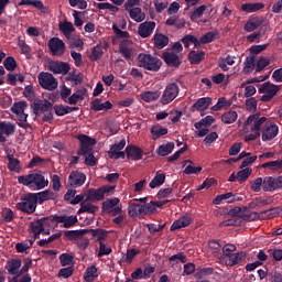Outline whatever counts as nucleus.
I'll use <instances>...</instances> for the list:
<instances>
[{
  "label": "nucleus",
  "mask_w": 282,
  "mask_h": 282,
  "mask_svg": "<svg viewBox=\"0 0 282 282\" xmlns=\"http://www.w3.org/2000/svg\"><path fill=\"white\" fill-rule=\"evenodd\" d=\"M265 35V26H261L259 32H253L247 36L249 43H259Z\"/></svg>",
  "instance_id": "de8ad7c7"
},
{
  "label": "nucleus",
  "mask_w": 282,
  "mask_h": 282,
  "mask_svg": "<svg viewBox=\"0 0 282 282\" xmlns=\"http://www.w3.org/2000/svg\"><path fill=\"white\" fill-rule=\"evenodd\" d=\"M275 135H279V126L274 123H265L262 129V142L274 140Z\"/></svg>",
  "instance_id": "4468645a"
},
{
  "label": "nucleus",
  "mask_w": 282,
  "mask_h": 282,
  "mask_svg": "<svg viewBox=\"0 0 282 282\" xmlns=\"http://www.w3.org/2000/svg\"><path fill=\"white\" fill-rule=\"evenodd\" d=\"M93 111H109V109H113V104L111 101L102 102V99L96 98L90 102Z\"/></svg>",
  "instance_id": "393cba45"
},
{
  "label": "nucleus",
  "mask_w": 282,
  "mask_h": 282,
  "mask_svg": "<svg viewBox=\"0 0 282 282\" xmlns=\"http://www.w3.org/2000/svg\"><path fill=\"white\" fill-rule=\"evenodd\" d=\"M162 58L169 67H180V65H182V61L180 59V55H177L175 53L164 52L163 55H162Z\"/></svg>",
  "instance_id": "5701e85b"
},
{
  "label": "nucleus",
  "mask_w": 282,
  "mask_h": 282,
  "mask_svg": "<svg viewBox=\"0 0 282 282\" xmlns=\"http://www.w3.org/2000/svg\"><path fill=\"white\" fill-rule=\"evenodd\" d=\"M8 169L13 173H21V161L19 159H14L12 156H8Z\"/></svg>",
  "instance_id": "5fc2aeb1"
},
{
  "label": "nucleus",
  "mask_w": 282,
  "mask_h": 282,
  "mask_svg": "<svg viewBox=\"0 0 282 282\" xmlns=\"http://www.w3.org/2000/svg\"><path fill=\"white\" fill-rule=\"evenodd\" d=\"M256 66L254 56H248L245 61L243 74H252Z\"/></svg>",
  "instance_id": "4d7b16f0"
},
{
  "label": "nucleus",
  "mask_w": 282,
  "mask_h": 282,
  "mask_svg": "<svg viewBox=\"0 0 282 282\" xmlns=\"http://www.w3.org/2000/svg\"><path fill=\"white\" fill-rule=\"evenodd\" d=\"M137 254H140V251H138L135 249H128L127 253L121 257L120 261L122 263L130 264L133 262V259H135Z\"/></svg>",
  "instance_id": "603ef678"
},
{
  "label": "nucleus",
  "mask_w": 282,
  "mask_h": 282,
  "mask_svg": "<svg viewBox=\"0 0 282 282\" xmlns=\"http://www.w3.org/2000/svg\"><path fill=\"white\" fill-rule=\"evenodd\" d=\"M76 139L80 142L77 155L84 156L86 166H96L98 164V159H96L94 150L91 149L94 144H96V139L86 134H78Z\"/></svg>",
  "instance_id": "f257e3e1"
},
{
  "label": "nucleus",
  "mask_w": 282,
  "mask_h": 282,
  "mask_svg": "<svg viewBox=\"0 0 282 282\" xmlns=\"http://www.w3.org/2000/svg\"><path fill=\"white\" fill-rule=\"evenodd\" d=\"M51 224H63L61 228H74L78 224V216H67V215H52Z\"/></svg>",
  "instance_id": "9d476101"
},
{
  "label": "nucleus",
  "mask_w": 282,
  "mask_h": 282,
  "mask_svg": "<svg viewBox=\"0 0 282 282\" xmlns=\"http://www.w3.org/2000/svg\"><path fill=\"white\" fill-rule=\"evenodd\" d=\"M208 248L213 254H221V245L217 240H210L208 242Z\"/></svg>",
  "instance_id": "0e129e2a"
},
{
  "label": "nucleus",
  "mask_w": 282,
  "mask_h": 282,
  "mask_svg": "<svg viewBox=\"0 0 282 282\" xmlns=\"http://www.w3.org/2000/svg\"><path fill=\"white\" fill-rule=\"evenodd\" d=\"M52 224V216L43 217L30 224L31 232H45V226Z\"/></svg>",
  "instance_id": "6ab92c4d"
},
{
  "label": "nucleus",
  "mask_w": 282,
  "mask_h": 282,
  "mask_svg": "<svg viewBox=\"0 0 282 282\" xmlns=\"http://www.w3.org/2000/svg\"><path fill=\"white\" fill-rule=\"evenodd\" d=\"M53 109L55 111V115L58 117L67 116V113H69V106L55 105L53 106Z\"/></svg>",
  "instance_id": "69168bd1"
},
{
  "label": "nucleus",
  "mask_w": 282,
  "mask_h": 282,
  "mask_svg": "<svg viewBox=\"0 0 282 282\" xmlns=\"http://www.w3.org/2000/svg\"><path fill=\"white\" fill-rule=\"evenodd\" d=\"M18 184H22V186H28L33 191H43L48 186L50 181L45 178L43 172L39 170H33L26 175H21L18 177Z\"/></svg>",
  "instance_id": "f03ea898"
},
{
  "label": "nucleus",
  "mask_w": 282,
  "mask_h": 282,
  "mask_svg": "<svg viewBox=\"0 0 282 282\" xmlns=\"http://www.w3.org/2000/svg\"><path fill=\"white\" fill-rule=\"evenodd\" d=\"M140 96H141V100H143L144 102H153V100H158V98L162 96V93H160L159 90L144 91Z\"/></svg>",
  "instance_id": "49530a36"
},
{
  "label": "nucleus",
  "mask_w": 282,
  "mask_h": 282,
  "mask_svg": "<svg viewBox=\"0 0 282 282\" xmlns=\"http://www.w3.org/2000/svg\"><path fill=\"white\" fill-rule=\"evenodd\" d=\"M269 282H282V272L280 271H271L268 274Z\"/></svg>",
  "instance_id": "338daca9"
},
{
  "label": "nucleus",
  "mask_w": 282,
  "mask_h": 282,
  "mask_svg": "<svg viewBox=\"0 0 282 282\" xmlns=\"http://www.w3.org/2000/svg\"><path fill=\"white\" fill-rule=\"evenodd\" d=\"M37 204L39 196L36 193H28L21 198L20 203H17L15 208L26 215H33V213H36Z\"/></svg>",
  "instance_id": "39448f33"
},
{
  "label": "nucleus",
  "mask_w": 282,
  "mask_h": 282,
  "mask_svg": "<svg viewBox=\"0 0 282 282\" xmlns=\"http://www.w3.org/2000/svg\"><path fill=\"white\" fill-rule=\"evenodd\" d=\"M280 188H282V175L278 177L267 176L263 178L262 191H264V193H272Z\"/></svg>",
  "instance_id": "9b49d317"
},
{
  "label": "nucleus",
  "mask_w": 282,
  "mask_h": 282,
  "mask_svg": "<svg viewBox=\"0 0 282 282\" xmlns=\"http://www.w3.org/2000/svg\"><path fill=\"white\" fill-rule=\"evenodd\" d=\"M181 43H183L184 47L189 48L191 45H194V47H202V42H199V39H197V36L195 35H184L181 39Z\"/></svg>",
  "instance_id": "c756f323"
},
{
  "label": "nucleus",
  "mask_w": 282,
  "mask_h": 282,
  "mask_svg": "<svg viewBox=\"0 0 282 282\" xmlns=\"http://www.w3.org/2000/svg\"><path fill=\"white\" fill-rule=\"evenodd\" d=\"M207 8L208 7H206V4H203L194 9V11L191 13L192 21H199V19L204 17V12H206Z\"/></svg>",
  "instance_id": "6e6d98bb"
},
{
  "label": "nucleus",
  "mask_w": 282,
  "mask_h": 282,
  "mask_svg": "<svg viewBox=\"0 0 282 282\" xmlns=\"http://www.w3.org/2000/svg\"><path fill=\"white\" fill-rule=\"evenodd\" d=\"M173 149H175V143L167 142L165 144L160 145L156 150V153L161 158H166V155H171V153H173Z\"/></svg>",
  "instance_id": "e433bc0d"
},
{
  "label": "nucleus",
  "mask_w": 282,
  "mask_h": 282,
  "mask_svg": "<svg viewBox=\"0 0 282 282\" xmlns=\"http://www.w3.org/2000/svg\"><path fill=\"white\" fill-rule=\"evenodd\" d=\"M25 109H28V102L25 101H18L13 104V106L11 107L12 113H15V115L23 113Z\"/></svg>",
  "instance_id": "680f3d73"
},
{
  "label": "nucleus",
  "mask_w": 282,
  "mask_h": 282,
  "mask_svg": "<svg viewBox=\"0 0 282 282\" xmlns=\"http://www.w3.org/2000/svg\"><path fill=\"white\" fill-rule=\"evenodd\" d=\"M261 186L263 187V178L262 177H258V178L251 181V191H253V193H259V191H261Z\"/></svg>",
  "instance_id": "774afa93"
},
{
  "label": "nucleus",
  "mask_w": 282,
  "mask_h": 282,
  "mask_svg": "<svg viewBox=\"0 0 282 282\" xmlns=\"http://www.w3.org/2000/svg\"><path fill=\"white\" fill-rule=\"evenodd\" d=\"M180 96V85L177 83L167 84L160 99L161 105H171Z\"/></svg>",
  "instance_id": "0eeeda50"
},
{
  "label": "nucleus",
  "mask_w": 282,
  "mask_h": 282,
  "mask_svg": "<svg viewBox=\"0 0 282 282\" xmlns=\"http://www.w3.org/2000/svg\"><path fill=\"white\" fill-rule=\"evenodd\" d=\"M88 232H90L93 238H96V241L98 243H102V241H105V239H107V235H109V231L105 230V229H88Z\"/></svg>",
  "instance_id": "ea45409f"
},
{
  "label": "nucleus",
  "mask_w": 282,
  "mask_h": 282,
  "mask_svg": "<svg viewBox=\"0 0 282 282\" xmlns=\"http://www.w3.org/2000/svg\"><path fill=\"white\" fill-rule=\"evenodd\" d=\"M166 182V175L164 173L156 172L153 180L150 182V188H158Z\"/></svg>",
  "instance_id": "37998d69"
},
{
  "label": "nucleus",
  "mask_w": 282,
  "mask_h": 282,
  "mask_svg": "<svg viewBox=\"0 0 282 282\" xmlns=\"http://www.w3.org/2000/svg\"><path fill=\"white\" fill-rule=\"evenodd\" d=\"M265 8V4L263 2H254V3H245L241 6L242 12H259V10H263Z\"/></svg>",
  "instance_id": "58836bf2"
},
{
  "label": "nucleus",
  "mask_w": 282,
  "mask_h": 282,
  "mask_svg": "<svg viewBox=\"0 0 282 282\" xmlns=\"http://www.w3.org/2000/svg\"><path fill=\"white\" fill-rule=\"evenodd\" d=\"M213 122H215V117L207 116L204 119H202L200 121L196 122L194 124V127H195V129H202V127H210V124H213Z\"/></svg>",
  "instance_id": "052dcab7"
},
{
  "label": "nucleus",
  "mask_w": 282,
  "mask_h": 282,
  "mask_svg": "<svg viewBox=\"0 0 282 282\" xmlns=\"http://www.w3.org/2000/svg\"><path fill=\"white\" fill-rule=\"evenodd\" d=\"M210 102L213 99L209 97L199 98L194 105L193 108L197 109V111H204L210 107Z\"/></svg>",
  "instance_id": "79ce46f5"
},
{
  "label": "nucleus",
  "mask_w": 282,
  "mask_h": 282,
  "mask_svg": "<svg viewBox=\"0 0 282 282\" xmlns=\"http://www.w3.org/2000/svg\"><path fill=\"white\" fill-rule=\"evenodd\" d=\"M153 30H155V22L145 21L139 25L138 34L141 36V39H149V36L153 34Z\"/></svg>",
  "instance_id": "f3484780"
},
{
  "label": "nucleus",
  "mask_w": 282,
  "mask_h": 282,
  "mask_svg": "<svg viewBox=\"0 0 282 282\" xmlns=\"http://www.w3.org/2000/svg\"><path fill=\"white\" fill-rule=\"evenodd\" d=\"M152 140H160L162 135H166L169 133V129L163 128L160 124L152 126L150 129Z\"/></svg>",
  "instance_id": "f704fd0d"
},
{
  "label": "nucleus",
  "mask_w": 282,
  "mask_h": 282,
  "mask_svg": "<svg viewBox=\"0 0 282 282\" xmlns=\"http://www.w3.org/2000/svg\"><path fill=\"white\" fill-rule=\"evenodd\" d=\"M280 86H276L270 82H265L262 84V86L259 88V94H264L261 97L262 102H270L276 94H279Z\"/></svg>",
  "instance_id": "6e6552de"
},
{
  "label": "nucleus",
  "mask_w": 282,
  "mask_h": 282,
  "mask_svg": "<svg viewBox=\"0 0 282 282\" xmlns=\"http://www.w3.org/2000/svg\"><path fill=\"white\" fill-rule=\"evenodd\" d=\"M37 195L39 204H43L45 202H58V197L61 195L58 192H54L52 189L42 191L40 193H35Z\"/></svg>",
  "instance_id": "a211bd4d"
},
{
  "label": "nucleus",
  "mask_w": 282,
  "mask_h": 282,
  "mask_svg": "<svg viewBox=\"0 0 282 282\" xmlns=\"http://www.w3.org/2000/svg\"><path fill=\"white\" fill-rule=\"evenodd\" d=\"M37 80L43 89H47V91H54L56 87H58V82L54 78V75L51 73H40L37 75Z\"/></svg>",
  "instance_id": "1a4fd4ad"
},
{
  "label": "nucleus",
  "mask_w": 282,
  "mask_h": 282,
  "mask_svg": "<svg viewBox=\"0 0 282 282\" xmlns=\"http://www.w3.org/2000/svg\"><path fill=\"white\" fill-rule=\"evenodd\" d=\"M265 120L268 118L260 117L259 113L251 115L243 122V127L246 131H248L249 124H251L252 133H249L245 137V142H252V140H257V138L261 137V126L265 124Z\"/></svg>",
  "instance_id": "20e7f679"
},
{
  "label": "nucleus",
  "mask_w": 282,
  "mask_h": 282,
  "mask_svg": "<svg viewBox=\"0 0 282 282\" xmlns=\"http://www.w3.org/2000/svg\"><path fill=\"white\" fill-rule=\"evenodd\" d=\"M15 131V126L12 122L1 121L0 122V132L4 135H12Z\"/></svg>",
  "instance_id": "8fccbe9b"
},
{
  "label": "nucleus",
  "mask_w": 282,
  "mask_h": 282,
  "mask_svg": "<svg viewBox=\"0 0 282 282\" xmlns=\"http://www.w3.org/2000/svg\"><path fill=\"white\" fill-rule=\"evenodd\" d=\"M281 207H271L267 210H263L260 213V215H262V217H265L267 219H274V217H281V212L280 210Z\"/></svg>",
  "instance_id": "864d4df0"
},
{
  "label": "nucleus",
  "mask_w": 282,
  "mask_h": 282,
  "mask_svg": "<svg viewBox=\"0 0 282 282\" xmlns=\"http://www.w3.org/2000/svg\"><path fill=\"white\" fill-rule=\"evenodd\" d=\"M246 261V252H237V253H231L229 257L226 259V263L229 267L237 265L239 263H243Z\"/></svg>",
  "instance_id": "c85d7f7f"
},
{
  "label": "nucleus",
  "mask_w": 282,
  "mask_h": 282,
  "mask_svg": "<svg viewBox=\"0 0 282 282\" xmlns=\"http://www.w3.org/2000/svg\"><path fill=\"white\" fill-rule=\"evenodd\" d=\"M154 46L156 50H164L169 45V36L162 33H155L153 35Z\"/></svg>",
  "instance_id": "7c9ffc66"
},
{
  "label": "nucleus",
  "mask_w": 282,
  "mask_h": 282,
  "mask_svg": "<svg viewBox=\"0 0 282 282\" xmlns=\"http://www.w3.org/2000/svg\"><path fill=\"white\" fill-rule=\"evenodd\" d=\"M186 254H184V252H178L169 258V263L172 268H174V265H177V263H186Z\"/></svg>",
  "instance_id": "09e8293b"
},
{
  "label": "nucleus",
  "mask_w": 282,
  "mask_h": 282,
  "mask_svg": "<svg viewBox=\"0 0 282 282\" xmlns=\"http://www.w3.org/2000/svg\"><path fill=\"white\" fill-rule=\"evenodd\" d=\"M126 155L128 160H132L133 162H138L142 160V155H144V151L141 148L130 144L126 148Z\"/></svg>",
  "instance_id": "dca6fc26"
},
{
  "label": "nucleus",
  "mask_w": 282,
  "mask_h": 282,
  "mask_svg": "<svg viewBox=\"0 0 282 282\" xmlns=\"http://www.w3.org/2000/svg\"><path fill=\"white\" fill-rule=\"evenodd\" d=\"M21 259H11L7 261V271L11 276H19V270H21Z\"/></svg>",
  "instance_id": "a878e982"
},
{
  "label": "nucleus",
  "mask_w": 282,
  "mask_h": 282,
  "mask_svg": "<svg viewBox=\"0 0 282 282\" xmlns=\"http://www.w3.org/2000/svg\"><path fill=\"white\" fill-rule=\"evenodd\" d=\"M72 67L65 62H53L50 64V72L53 74H63V76L69 74Z\"/></svg>",
  "instance_id": "412c9836"
},
{
  "label": "nucleus",
  "mask_w": 282,
  "mask_h": 282,
  "mask_svg": "<svg viewBox=\"0 0 282 282\" xmlns=\"http://www.w3.org/2000/svg\"><path fill=\"white\" fill-rule=\"evenodd\" d=\"M129 217H144V205L130 203L128 207Z\"/></svg>",
  "instance_id": "cd10ccee"
},
{
  "label": "nucleus",
  "mask_w": 282,
  "mask_h": 282,
  "mask_svg": "<svg viewBox=\"0 0 282 282\" xmlns=\"http://www.w3.org/2000/svg\"><path fill=\"white\" fill-rule=\"evenodd\" d=\"M126 11L129 12L130 19H132V21H135V23H142V21L147 19V13L142 12V8L140 7H134Z\"/></svg>",
  "instance_id": "bb28decb"
},
{
  "label": "nucleus",
  "mask_w": 282,
  "mask_h": 282,
  "mask_svg": "<svg viewBox=\"0 0 282 282\" xmlns=\"http://www.w3.org/2000/svg\"><path fill=\"white\" fill-rule=\"evenodd\" d=\"M250 175H252V169L246 167L237 173V180L240 184H243V182H246Z\"/></svg>",
  "instance_id": "13d9d810"
},
{
  "label": "nucleus",
  "mask_w": 282,
  "mask_h": 282,
  "mask_svg": "<svg viewBox=\"0 0 282 282\" xmlns=\"http://www.w3.org/2000/svg\"><path fill=\"white\" fill-rule=\"evenodd\" d=\"M87 180V176L83 172L73 171L68 176V184L73 188H80L83 184H85V181Z\"/></svg>",
  "instance_id": "ddd939ff"
},
{
  "label": "nucleus",
  "mask_w": 282,
  "mask_h": 282,
  "mask_svg": "<svg viewBox=\"0 0 282 282\" xmlns=\"http://www.w3.org/2000/svg\"><path fill=\"white\" fill-rule=\"evenodd\" d=\"M133 42L131 40H122L119 44V54L126 58V61H131L133 58Z\"/></svg>",
  "instance_id": "2eb2a0df"
},
{
  "label": "nucleus",
  "mask_w": 282,
  "mask_h": 282,
  "mask_svg": "<svg viewBox=\"0 0 282 282\" xmlns=\"http://www.w3.org/2000/svg\"><path fill=\"white\" fill-rule=\"evenodd\" d=\"M48 50L52 56H63L65 54V42L58 37H52L48 41Z\"/></svg>",
  "instance_id": "f8f14e48"
},
{
  "label": "nucleus",
  "mask_w": 282,
  "mask_h": 282,
  "mask_svg": "<svg viewBox=\"0 0 282 282\" xmlns=\"http://www.w3.org/2000/svg\"><path fill=\"white\" fill-rule=\"evenodd\" d=\"M87 195V199H90V202H102V199H105V192H102V187L89 189Z\"/></svg>",
  "instance_id": "c9c22d12"
},
{
  "label": "nucleus",
  "mask_w": 282,
  "mask_h": 282,
  "mask_svg": "<svg viewBox=\"0 0 282 282\" xmlns=\"http://www.w3.org/2000/svg\"><path fill=\"white\" fill-rule=\"evenodd\" d=\"M18 46L21 50V54H24L26 58H30L32 56V48H30V45H28L24 40H19Z\"/></svg>",
  "instance_id": "bf43d9fd"
},
{
  "label": "nucleus",
  "mask_w": 282,
  "mask_h": 282,
  "mask_svg": "<svg viewBox=\"0 0 282 282\" xmlns=\"http://www.w3.org/2000/svg\"><path fill=\"white\" fill-rule=\"evenodd\" d=\"M85 235H89V229L65 230L64 238L66 241H78L83 239Z\"/></svg>",
  "instance_id": "aec40b11"
},
{
  "label": "nucleus",
  "mask_w": 282,
  "mask_h": 282,
  "mask_svg": "<svg viewBox=\"0 0 282 282\" xmlns=\"http://www.w3.org/2000/svg\"><path fill=\"white\" fill-rule=\"evenodd\" d=\"M3 66L6 67L7 72H14L17 69V59L12 56H8L3 61Z\"/></svg>",
  "instance_id": "e2e57ef3"
},
{
  "label": "nucleus",
  "mask_w": 282,
  "mask_h": 282,
  "mask_svg": "<svg viewBox=\"0 0 282 282\" xmlns=\"http://www.w3.org/2000/svg\"><path fill=\"white\" fill-rule=\"evenodd\" d=\"M95 279H98V268L90 265L85 271L84 280L86 282H94Z\"/></svg>",
  "instance_id": "c03bdc74"
},
{
  "label": "nucleus",
  "mask_w": 282,
  "mask_h": 282,
  "mask_svg": "<svg viewBox=\"0 0 282 282\" xmlns=\"http://www.w3.org/2000/svg\"><path fill=\"white\" fill-rule=\"evenodd\" d=\"M120 204V198L115 197V198H107L106 200L102 202L101 204V210L102 213H111L116 206Z\"/></svg>",
  "instance_id": "473e14b6"
},
{
  "label": "nucleus",
  "mask_w": 282,
  "mask_h": 282,
  "mask_svg": "<svg viewBox=\"0 0 282 282\" xmlns=\"http://www.w3.org/2000/svg\"><path fill=\"white\" fill-rule=\"evenodd\" d=\"M269 204H274L273 196H269L268 198L256 197L249 206L250 208H261L262 206H269Z\"/></svg>",
  "instance_id": "2f4dec72"
},
{
  "label": "nucleus",
  "mask_w": 282,
  "mask_h": 282,
  "mask_svg": "<svg viewBox=\"0 0 282 282\" xmlns=\"http://www.w3.org/2000/svg\"><path fill=\"white\" fill-rule=\"evenodd\" d=\"M138 61L139 67H143L148 72H160V67H162V61L149 54H140Z\"/></svg>",
  "instance_id": "423d86ee"
},
{
  "label": "nucleus",
  "mask_w": 282,
  "mask_h": 282,
  "mask_svg": "<svg viewBox=\"0 0 282 282\" xmlns=\"http://www.w3.org/2000/svg\"><path fill=\"white\" fill-rule=\"evenodd\" d=\"M206 58V53L204 51L196 52V51H191L188 53V61L191 65H199L204 59Z\"/></svg>",
  "instance_id": "72a5a7b5"
},
{
  "label": "nucleus",
  "mask_w": 282,
  "mask_h": 282,
  "mask_svg": "<svg viewBox=\"0 0 282 282\" xmlns=\"http://www.w3.org/2000/svg\"><path fill=\"white\" fill-rule=\"evenodd\" d=\"M189 224H193V217L187 214L175 220L170 227V230L171 232H175V230H181V228H188Z\"/></svg>",
  "instance_id": "4be33fe9"
},
{
  "label": "nucleus",
  "mask_w": 282,
  "mask_h": 282,
  "mask_svg": "<svg viewBox=\"0 0 282 282\" xmlns=\"http://www.w3.org/2000/svg\"><path fill=\"white\" fill-rule=\"evenodd\" d=\"M59 30L61 32H63L66 39H69V36H72V32H74L76 29L74 28V24L72 22L64 21V23L59 24Z\"/></svg>",
  "instance_id": "3c124183"
},
{
  "label": "nucleus",
  "mask_w": 282,
  "mask_h": 282,
  "mask_svg": "<svg viewBox=\"0 0 282 282\" xmlns=\"http://www.w3.org/2000/svg\"><path fill=\"white\" fill-rule=\"evenodd\" d=\"M83 213L96 215V213H98V206L91 203H80V208L78 209L77 215H83Z\"/></svg>",
  "instance_id": "a19ab883"
},
{
  "label": "nucleus",
  "mask_w": 282,
  "mask_h": 282,
  "mask_svg": "<svg viewBox=\"0 0 282 282\" xmlns=\"http://www.w3.org/2000/svg\"><path fill=\"white\" fill-rule=\"evenodd\" d=\"M264 21H265V19H263V17L251 18L245 24L243 30L246 32H254V30H257L258 28H261V25H263Z\"/></svg>",
  "instance_id": "b1692460"
},
{
  "label": "nucleus",
  "mask_w": 282,
  "mask_h": 282,
  "mask_svg": "<svg viewBox=\"0 0 282 282\" xmlns=\"http://www.w3.org/2000/svg\"><path fill=\"white\" fill-rule=\"evenodd\" d=\"M31 109L33 110V113L36 118H41L44 122H48V124H52L54 120V113L52 112L54 110V104H52L47 99H34V101L31 104Z\"/></svg>",
  "instance_id": "7ed1b4c3"
},
{
  "label": "nucleus",
  "mask_w": 282,
  "mask_h": 282,
  "mask_svg": "<svg viewBox=\"0 0 282 282\" xmlns=\"http://www.w3.org/2000/svg\"><path fill=\"white\" fill-rule=\"evenodd\" d=\"M186 164H188L186 166ZM183 166H186L184 170L185 175H199V173H202V166H194L193 165V161L191 160H185L183 162Z\"/></svg>",
  "instance_id": "4c0bfd02"
},
{
  "label": "nucleus",
  "mask_w": 282,
  "mask_h": 282,
  "mask_svg": "<svg viewBox=\"0 0 282 282\" xmlns=\"http://www.w3.org/2000/svg\"><path fill=\"white\" fill-rule=\"evenodd\" d=\"M237 118H239L237 111L229 110L221 116V122L225 124H232L234 122H237Z\"/></svg>",
  "instance_id": "a18cd8bd"
}]
</instances>
